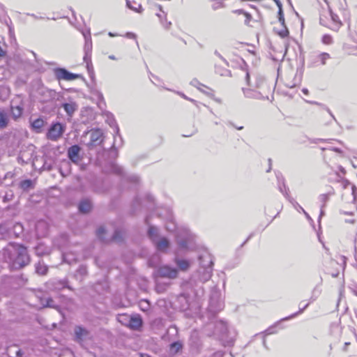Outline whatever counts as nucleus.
Wrapping results in <instances>:
<instances>
[{"label": "nucleus", "mask_w": 357, "mask_h": 357, "mask_svg": "<svg viewBox=\"0 0 357 357\" xmlns=\"http://www.w3.org/2000/svg\"><path fill=\"white\" fill-rule=\"evenodd\" d=\"M83 36L85 39V45H84V61H86L87 59H89V57H91V51H92V41L90 36V32L88 33H83Z\"/></svg>", "instance_id": "obj_17"}, {"label": "nucleus", "mask_w": 357, "mask_h": 357, "mask_svg": "<svg viewBox=\"0 0 357 357\" xmlns=\"http://www.w3.org/2000/svg\"><path fill=\"white\" fill-rule=\"evenodd\" d=\"M8 75V72L3 66H0V80H3L4 79H6L7 76Z\"/></svg>", "instance_id": "obj_53"}, {"label": "nucleus", "mask_w": 357, "mask_h": 357, "mask_svg": "<svg viewBox=\"0 0 357 357\" xmlns=\"http://www.w3.org/2000/svg\"><path fill=\"white\" fill-rule=\"evenodd\" d=\"M178 328L176 326L172 325L168 328L166 333V337H168V340L169 341H171L174 340L178 336Z\"/></svg>", "instance_id": "obj_29"}, {"label": "nucleus", "mask_w": 357, "mask_h": 357, "mask_svg": "<svg viewBox=\"0 0 357 357\" xmlns=\"http://www.w3.org/2000/svg\"><path fill=\"white\" fill-rule=\"evenodd\" d=\"M12 230V222H6L0 224V240L13 238Z\"/></svg>", "instance_id": "obj_10"}, {"label": "nucleus", "mask_w": 357, "mask_h": 357, "mask_svg": "<svg viewBox=\"0 0 357 357\" xmlns=\"http://www.w3.org/2000/svg\"><path fill=\"white\" fill-rule=\"evenodd\" d=\"M61 107L63 108L69 118H71L73 116L75 112L78 109L77 103L73 101H69L68 102L63 103L61 105Z\"/></svg>", "instance_id": "obj_20"}, {"label": "nucleus", "mask_w": 357, "mask_h": 357, "mask_svg": "<svg viewBox=\"0 0 357 357\" xmlns=\"http://www.w3.org/2000/svg\"><path fill=\"white\" fill-rule=\"evenodd\" d=\"M330 193L322 194L319 197V199L323 203L322 207H324L326 203L328 201Z\"/></svg>", "instance_id": "obj_51"}, {"label": "nucleus", "mask_w": 357, "mask_h": 357, "mask_svg": "<svg viewBox=\"0 0 357 357\" xmlns=\"http://www.w3.org/2000/svg\"><path fill=\"white\" fill-rule=\"evenodd\" d=\"M215 73L219 74L221 76H230L231 72L226 68H220L219 67H215Z\"/></svg>", "instance_id": "obj_44"}, {"label": "nucleus", "mask_w": 357, "mask_h": 357, "mask_svg": "<svg viewBox=\"0 0 357 357\" xmlns=\"http://www.w3.org/2000/svg\"><path fill=\"white\" fill-rule=\"evenodd\" d=\"M175 228H176V226H175L174 222H170L169 223H168L166 225V229L169 231H174L175 229Z\"/></svg>", "instance_id": "obj_57"}, {"label": "nucleus", "mask_w": 357, "mask_h": 357, "mask_svg": "<svg viewBox=\"0 0 357 357\" xmlns=\"http://www.w3.org/2000/svg\"><path fill=\"white\" fill-rule=\"evenodd\" d=\"M144 205L148 209L153 208L155 206L154 197L150 194H146L143 199L137 197L132 202V208L134 210H137L138 208H141Z\"/></svg>", "instance_id": "obj_6"}, {"label": "nucleus", "mask_w": 357, "mask_h": 357, "mask_svg": "<svg viewBox=\"0 0 357 357\" xmlns=\"http://www.w3.org/2000/svg\"><path fill=\"white\" fill-rule=\"evenodd\" d=\"M76 341L80 342L84 340L88 335L89 331L81 326H75L74 329Z\"/></svg>", "instance_id": "obj_21"}, {"label": "nucleus", "mask_w": 357, "mask_h": 357, "mask_svg": "<svg viewBox=\"0 0 357 357\" xmlns=\"http://www.w3.org/2000/svg\"><path fill=\"white\" fill-rule=\"evenodd\" d=\"M144 222L146 225L149 226V229L147 231V236L152 241L153 243L156 242L160 238L159 236V230L158 227L150 225L149 223V216H146L144 219Z\"/></svg>", "instance_id": "obj_12"}, {"label": "nucleus", "mask_w": 357, "mask_h": 357, "mask_svg": "<svg viewBox=\"0 0 357 357\" xmlns=\"http://www.w3.org/2000/svg\"><path fill=\"white\" fill-rule=\"evenodd\" d=\"M45 287L48 290L52 291H61L66 288H67L70 290H73V288L68 284V280L66 278L50 279L45 283Z\"/></svg>", "instance_id": "obj_5"}, {"label": "nucleus", "mask_w": 357, "mask_h": 357, "mask_svg": "<svg viewBox=\"0 0 357 357\" xmlns=\"http://www.w3.org/2000/svg\"><path fill=\"white\" fill-rule=\"evenodd\" d=\"M244 96L248 98H254L259 100L268 99L267 94H264L262 91L254 90L252 89L243 88Z\"/></svg>", "instance_id": "obj_13"}, {"label": "nucleus", "mask_w": 357, "mask_h": 357, "mask_svg": "<svg viewBox=\"0 0 357 357\" xmlns=\"http://www.w3.org/2000/svg\"><path fill=\"white\" fill-rule=\"evenodd\" d=\"M108 123L111 127L114 128V132L116 135H119V128L114 120V119L112 116L111 119H108Z\"/></svg>", "instance_id": "obj_45"}, {"label": "nucleus", "mask_w": 357, "mask_h": 357, "mask_svg": "<svg viewBox=\"0 0 357 357\" xmlns=\"http://www.w3.org/2000/svg\"><path fill=\"white\" fill-rule=\"evenodd\" d=\"M84 61L86 63L87 70H88L89 73H90V71L93 70L91 57H89V59H87L86 61Z\"/></svg>", "instance_id": "obj_58"}, {"label": "nucleus", "mask_w": 357, "mask_h": 357, "mask_svg": "<svg viewBox=\"0 0 357 357\" xmlns=\"http://www.w3.org/2000/svg\"><path fill=\"white\" fill-rule=\"evenodd\" d=\"M285 197L289 200V202L294 206V207L297 209L298 211L301 210L302 211H304V209L302 206L299 205V204L292 197H290L289 195H288L287 191H285Z\"/></svg>", "instance_id": "obj_39"}, {"label": "nucleus", "mask_w": 357, "mask_h": 357, "mask_svg": "<svg viewBox=\"0 0 357 357\" xmlns=\"http://www.w3.org/2000/svg\"><path fill=\"white\" fill-rule=\"evenodd\" d=\"M88 273L87 267L85 265H80L75 273V277L80 282L84 280Z\"/></svg>", "instance_id": "obj_25"}, {"label": "nucleus", "mask_w": 357, "mask_h": 357, "mask_svg": "<svg viewBox=\"0 0 357 357\" xmlns=\"http://www.w3.org/2000/svg\"><path fill=\"white\" fill-rule=\"evenodd\" d=\"M199 267L189 280L190 286L198 287L199 284H203L208 281L212 275L213 259L211 255L207 252H204L198 257Z\"/></svg>", "instance_id": "obj_2"}, {"label": "nucleus", "mask_w": 357, "mask_h": 357, "mask_svg": "<svg viewBox=\"0 0 357 357\" xmlns=\"http://www.w3.org/2000/svg\"><path fill=\"white\" fill-rule=\"evenodd\" d=\"M183 347V344L180 340H174L170 343L169 347V352L170 354H176L179 352Z\"/></svg>", "instance_id": "obj_23"}, {"label": "nucleus", "mask_w": 357, "mask_h": 357, "mask_svg": "<svg viewBox=\"0 0 357 357\" xmlns=\"http://www.w3.org/2000/svg\"><path fill=\"white\" fill-rule=\"evenodd\" d=\"M3 257L13 270L22 268L30 263L27 248L21 244L10 243L3 250Z\"/></svg>", "instance_id": "obj_1"}, {"label": "nucleus", "mask_w": 357, "mask_h": 357, "mask_svg": "<svg viewBox=\"0 0 357 357\" xmlns=\"http://www.w3.org/2000/svg\"><path fill=\"white\" fill-rule=\"evenodd\" d=\"M80 151L81 148L77 144L70 146L67 150V155L69 160L73 163H78L80 160Z\"/></svg>", "instance_id": "obj_11"}, {"label": "nucleus", "mask_w": 357, "mask_h": 357, "mask_svg": "<svg viewBox=\"0 0 357 357\" xmlns=\"http://www.w3.org/2000/svg\"><path fill=\"white\" fill-rule=\"evenodd\" d=\"M44 123L45 122L43 119L38 118L31 122V128L35 132L40 133L42 131Z\"/></svg>", "instance_id": "obj_27"}, {"label": "nucleus", "mask_w": 357, "mask_h": 357, "mask_svg": "<svg viewBox=\"0 0 357 357\" xmlns=\"http://www.w3.org/2000/svg\"><path fill=\"white\" fill-rule=\"evenodd\" d=\"M160 23L166 30H169L172 26V22L167 21L166 18V14H165V17L160 20Z\"/></svg>", "instance_id": "obj_49"}, {"label": "nucleus", "mask_w": 357, "mask_h": 357, "mask_svg": "<svg viewBox=\"0 0 357 357\" xmlns=\"http://www.w3.org/2000/svg\"><path fill=\"white\" fill-rule=\"evenodd\" d=\"M54 75L58 80L71 81L82 77L79 74L70 73L64 68H57L54 70Z\"/></svg>", "instance_id": "obj_7"}, {"label": "nucleus", "mask_w": 357, "mask_h": 357, "mask_svg": "<svg viewBox=\"0 0 357 357\" xmlns=\"http://www.w3.org/2000/svg\"><path fill=\"white\" fill-rule=\"evenodd\" d=\"M244 15L246 17V20L245 21V24H248L249 22L250 21L251 18H252V16L250 14H249L248 13H244Z\"/></svg>", "instance_id": "obj_63"}, {"label": "nucleus", "mask_w": 357, "mask_h": 357, "mask_svg": "<svg viewBox=\"0 0 357 357\" xmlns=\"http://www.w3.org/2000/svg\"><path fill=\"white\" fill-rule=\"evenodd\" d=\"M105 234V229L103 227H100L96 230V236L101 241H104V234Z\"/></svg>", "instance_id": "obj_48"}, {"label": "nucleus", "mask_w": 357, "mask_h": 357, "mask_svg": "<svg viewBox=\"0 0 357 357\" xmlns=\"http://www.w3.org/2000/svg\"><path fill=\"white\" fill-rule=\"evenodd\" d=\"M157 274L161 278L174 279L177 277L178 271L175 268L169 266H162L158 268Z\"/></svg>", "instance_id": "obj_8"}, {"label": "nucleus", "mask_w": 357, "mask_h": 357, "mask_svg": "<svg viewBox=\"0 0 357 357\" xmlns=\"http://www.w3.org/2000/svg\"><path fill=\"white\" fill-rule=\"evenodd\" d=\"M112 239L116 242H121L123 239V232L120 229H115L112 235Z\"/></svg>", "instance_id": "obj_40"}, {"label": "nucleus", "mask_w": 357, "mask_h": 357, "mask_svg": "<svg viewBox=\"0 0 357 357\" xmlns=\"http://www.w3.org/2000/svg\"><path fill=\"white\" fill-rule=\"evenodd\" d=\"M352 292L357 296V284L353 285L352 287H351Z\"/></svg>", "instance_id": "obj_64"}, {"label": "nucleus", "mask_w": 357, "mask_h": 357, "mask_svg": "<svg viewBox=\"0 0 357 357\" xmlns=\"http://www.w3.org/2000/svg\"><path fill=\"white\" fill-rule=\"evenodd\" d=\"M102 132L100 129L92 130L90 133V142L88 146H96L102 142Z\"/></svg>", "instance_id": "obj_15"}, {"label": "nucleus", "mask_w": 357, "mask_h": 357, "mask_svg": "<svg viewBox=\"0 0 357 357\" xmlns=\"http://www.w3.org/2000/svg\"><path fill=\"white\" fill-rule=\"evenodd\" d=\"M215 54L218 56L226 65H228L227 60L216 50Z\"/></svg>", "instance_id": "obj_62"}, {"label": "nucleus", "mask_w": 357, "mask_h": 357, "mask_svg": "<svg viewBox=\"0 0 357 357\" xmlns=\"http://www.w3.org/2000/svg\"><path fill=\"white\" fill-rule=\"evenodd\" d=\"M347 185H351L353 199L355 200L357 197V188L354 184L350 183L349 181L346 180L344 183V187L346 188Z\"/></svg>", "instance_id": "obj_43"}, {"label": "nucleus", "mask_w": 357, "mask_h": 357, "mask_svg": "<svg viewBox=\"0 0 357 357\" xmlns=\"http://www.w3.org/2000/svg\"><path fill=\"white\" fill-rule=\"evenodd\" d=\"M47 271H48V268L44 264H40V262H39L38 264H37L36 265V271L38 274H39L40 275H46L47 273Z\"/></svg>", "instance_id": "obj_38"}, {"label": "nucleus", "mask_w": 357, "mask_h": 357, "mask_svg": "<svg viewBox=\"0 0 357 357\" xmlns=\"http://www.w3.org/2000/svg\"><path fill=\"white\" fill-rule=\"evenodd\" d=\"M92 202L89 198L81 199L78 204V210L82 213H87L92 209Z\"/></svg>", "instance_id": "obj_19"}, {"label": "nucleus", "mask_w": 357, "mask_h": 357, "mask_svg": "<svg viewBox=\"0 0 357 357\" xmlns=\"http://www.w3.org/2000/svg\"><path fill=\"white\" fill-rule=\"evenodd\" d=\"M278 20H279L280 23L281 24V25L284 26L285 20H284L282 7L278 8Z\"/></svg>", "instance_id": "obj_47"}, {"label": "nucleus", "mask_w": 357, "mask_h": 357, "mask_svg": "<svg viewBox=\"0 0 357 357\" xmlns=\"http://www.w3.org/2000/svg\"><path fill=\"white\" fill-rule=\"evenodd\" d=\"M213 2L211 7L213 10L225 7L223 0H213Z\"/></svg>", "instance_id": "obj_42"}, {"label": "nucleus", "mask_w": 357, "mask_h": 357, "mask_svg": "<svg viewBox=\"0 0 357 357\" xmlns=\"http://www.w3.org/2000/svg\"><path fill=\"white\" fill-rule=\"evenodd\" d=\"M255 88L258 91H261L264 94H268L271 93V87L268 85L266 79L262 76H257L256 77Z\"/></svg>", "instance_id": "obj_14"}, {"label": "nucleus", "mask_w": 357, "mask_h": 357, "mask_svg": "<svg viewBox=\"0 0 357 357\" xmlns=\"http://www.w3.org/2000/svg\"><path fill=\"white\" fill-rule=\"evenodd\" d=\"M222 340L225 341L228 346H231L234 342V337H231L229 339L225 338L224 335H222Z\"/></svg>", "instance_id": "obj_56"}, {"label": "nucleus", "mask_w": 357, "mask_h": 357, "mask_svg": "<svg viewBox=\"0 0 357 357\" xmlns=\"http://www.w3.org/2000/svg\"><path fill=\"white\" fill-rule=\"evenodd\" d=\"M175 262L181 271H185L190 267V263L188 260L176 259Z\"/></svg>", "instance_id": "obj_34"}, {"label": "nucleus", "mask_w": 357, "mask_h": 357, "mask_svg": "<svg viewBox=\"0 0 357 357\" xmlns=\"http://www.w3.org/2000/svg\"><path fill=\"white\" fill-rule=\"evenodd\" d=\"M329 13L331 21L333 22V26L331 27V29L335 31H337L339 28L341 26L342 22L338 15L333 13V11L331 9H329Z\"/></svg>", "instance_id": "obj_26"}, {"label": "nucleus", "mask_w": 357, "mask_h": 357, "mask_svg": "<svg viewBox=\"0 0 357 357\" xmlns=\"http://www.w3.org/2000/svg\"><path fill=\"white\" fill-rule=\"evenodd\" d=\"M13 230L12 235L13 238H20V236L23 234L24 227L20 222H12Z\"/></svg>", "instance_id": "obj_24"}, {"label": "nucleus", "mask_w": 357, "mask_h": 357, "mask_svg": "<svg viewBox=\"0 0 357 357\" xmlns=\"http://www.w3.org/2000/svg\"><path fill=\"white\" fill-rule=\"evenodd\" d=\"M301 303H300L299 305H300V308H299V310L292 314H291L290 316H288L287 317H284L283 319H281V321H285V320H289L292 318H294L296 317L297 315L301 314L303 312V311L309 306V303H306L305 305H302V307H301Z\"/></svg>", "instance_id": "obj_36"}, {"label": "nucleus", "mask_w": 357, "mask_h": 357, "mask_svg": "<svg viewBox=\"0 0 357 357\" xmlns=\"http://www.w3.org/2000/svg\"><path fill=\"white\" fill-rule=\"evenodd\" d=\"M45 307L56 310L59 309V305L56 304L54 301L51 297H47V301L45 303Z\"/></svg>", "instance_id": "obj_41"}, {"label": "nucleus", "mask_w": 357, "mask_h": 357, "mask_svg": "<svg viewBox=\"0 0 357 357\" xmlns=\"http://www.w3.org/2000/svg\"><path fill=\"white\" fill-rule=\"evenodd\" d=\"M110 171L114 174L121 176L123 182H128L135 185L138 184L139 182V178L138 176L135 174H125L123 169L114 162L110 164Z\"/></svg>", "instance_id": "obj_4"}, {"label": "nucleus", "mask_w": 357, "mask_h": 357, "mask_svg": "<svg viewBox=\"0 0 357 357\" xmlns=\"http://www.w3.org/2000/svg\"><path fill=\"white\" fill-rule=\"evenodd\" d=\"M276 176H277L278 180V188H279V190L285 197V191L287 190V193L289 194V188L285 185L284 178L282 176H281V178H280L279 175H276Z\"/></svg>", "instance_id": "obj_33"}, {"label": "nucleus", "mask_w": 357, "mask_h": 357, "mask_svg": "<svg viewBox=\"0 0 357 357\" xmlns=\"http://www.w3.org/2000/svg\"><path fill=\"white\" fill-rule=\"evenodd\" d=\"M190 84L192 86H193L197 87L199 90H200V91H202L203 92H204V91L201 89V86L207 88L206 86H204V84H201L197 79H193L190 82ZM204 93H206V92L204 91Z\"/></svg>", "instance_id": "obj_50"}, {"label": "nucleus", "mask_w": 357, "mask_h": 357, "mask_svg": "<svg viewBox=\"0 0 357 357\" xmlns=\"http://www.w3.org/2000/svg\"><path fill=\"white\" fill-rule=\"evenodd\" d=\"M70 255L63 253L62 255L63 261L66 263H68L69 264H72L73 262H76L77 259L75 257H73L71 258H69Z\"/></svg>", "instance_id": "obj_46"}, {"label": "nucleus", "mask_w": 357, "mask_h": 357, "mask_svg": "<svg viewBox=\"0 0 357 357\" xmlns=\"http://www.w3.org/2000/svg\"><path fill=\"white\" fill-rule=\"evenodd\" d=\"M125 36L128 38H130V39H135L136 40L137 38V36L135 33H132V32H127L125 35Z\"/></svg>", "instance_id": "obj_61"}, {"label": "nucleus", "mask_w": 357, "mask_h": 357, "mask_svg": "<svg viewBox=\"0 0 357 357\" xmlns=\"http://www.w3.org/2000/svg\"><path fill=\"white\" fill-rule=\"evenodd\" d=\"M329 59H331V56L326 52L314 54L311 56V65L312 66L325 65L326 63V61Z\"/></svg>", "instance_id": "obj_9"}, {"label": "nucleus", "mask_w": 357, "mask_h": 357, "mask_svg": "<svg viewBox=\"0 0 357 357\" xmlns=\"http://www.w3.org/2000/svg\"><path fill=\"white\" fill-rule=\"evenodd\" d=\"M66 124L56 121L52 122L47 132L46 137L53 142L59 139L66 131Z\"/></svg>", "instance_id": "obj_3"}, {"label": "nucleus", "mask_w": 357, "mask_h": 357, "mask_svg": "<svg viewBox=\"0 0 357 357\" xmlns=\"http://www.w3.org/2000/svg\"><path fill=\"white\" fill-rule=\"evenodd\" d=\"M153 244L155 245L156 250L159 252H165L169 247V241L165 237L159 238Z\"/></svg>", "instance_id": "obj_22"}, {"label": "nucleus", "mask_w": 357, "mask_h": 357, "mask_svg": "<svg viewBox=\"0 0 357 357\" xmlns=\"http://www.w3.org/2000/svg\"><path fill=\"white\" fill-rule=\"evenodd\" d=\"M283 26V29L282 30H280V31H278V33L281 38H284L289 35V31L285 24H284V26Z\"/></svg>", "instance_id": "obj_54"}, {"label": "nucleus", "mask_w": 357, "mask_h": 357, "mask_svg": "<svg viewBox=\"0 0 357 357\" xmlns=\"http://www.w3.org/2000/svg\"><path fill=\"white\" fill-rule=\"evenodd\" d=\"M131 315L128 314H120L117 316L118 321L122 325L128 327L130 323Z\"/></svg>", "instance_id": "obj_32"}, {"label": "nucleus", "mask_w": 357, "mask_h": 357, "mask_svg": "<svg viewBox=\"0 0 357 357\" xmlns=\"http://www.w3.org/2000/svg\"><path fill=\"white\" fill-rule=\"evenodd\" d=\"M143 325V320L140 314H132L130 319V323L128 326L131 330L139 331Z\"/></svg>", "instance_id": "obj_16"}, {"label": "nucleus", "mask_w": 357, "mask_h": 357, "mask_svg": "<svg viewBox=\"0 0 357 357\" xmlns=\"http://www.w3.org/2000/svg\"><path fill=\"white\" fill-rule=\"evenodd\" d=\"M319 294H320V291H319V290H318V289H317V287H315V288L313 289V291H312V296H311V298H310V302H313V301H314L317 299V298L318 297V296H319Z\"/></svg>", "instance_id": "obj_55"}, {"label": "nucleus", "mask_w": 357, "mask_h": 357, "mask_svg": "<svg viewBox=\"0 0 357 357\" xmlns=\"http://www.w3.org/2000/svg\"><path fill=\"white\" fill-rule=\"evenodd\" d=\"M32 153L22 151L18 157V160H22L23 163H29L31 160Z\"/></svg>", "instance_id": "obj_35"}, {"label": "nucleus", "mask_w": 357, "mask_h": 357, "mask_svg": "<svg viewBox=\"0 0 357 357\" xmlns=\"http://www.w3.org/2000/svg\"><path fill=\"white\" fill-rule=\"evenodd\" d=\"M20 187L24 191L33 188V181L31 179H25L20 182Z\"/></svg>", "instance_id": "obj_37"}, {"label": "nucleus", "mask_w": 357, "mask_h": 357, "mask_svg": "<svg viewBox=\"0 0 357 357\" xmlns=\"http://www.w3.org/2000/svg\"><path fill=\"white\" fill-rule=\"evenodd\" d=\"M10 110H11L12 117L15 120H16L17 119L20 118L22 116V112H23V107L20 105L14 106L12 105L10 107Z\"/></svg>", "instance_id": "obj_30"}, {"label": "nucleus", "mask_w": 357, "mask_h": 357, "mask_svg": "<svg viewBox=\"0 0 357 357\" xmlns=\"http://www.w3.org/2000/svg\"><path fill=\"white\" fill-rule=\"evenodd\" d=\"M326 149H328V150L335 151V152L338 153H342V151L340 149L336 148V147H328V148H323L322 149V150H326Z\"/></svg>", "instance_id": "obj_60"}, {"label": "nucleus", "mask_w": 357, "mask_h": 357, "mask_svg": "<svg viewBox=\"0 0 357 357\" xmlns=\"http://www.w3.org/2000/svg\"><path fill=\"white\" fill-rule=\"evenodd\" d=\"M133 4L134 5L132 4L130 1L126 0V6L128 8L137 13H142L143 11L142 5L137 3L135 1H133Z\"/></svg>", "instance_id": "obj_31"}, {"label": "nucleus", "mask_w": 357, "mask_h": 357, "mask_svg": "<svg viewBox=\"0 0 357 357\" xmlns=\"http://www.w3.org/2000/svg\"><path fill=\"white\" fill-rule=\"evenodd\" d=\"M9 123V119L7 112L4 109H0V130L6 128Z\"/></svg>", "instance_id": "obj_28"}, {"label": "nucleus", "mask_w": 357, "mask_h": 357, "mask_svg": "<svg viewBox=\"0 0 357 357\" xmlns=\"http://www.w3.org/2000/svg\"><path fill=\"white\" fill-rule=\"evenodd\" d=\"M321 40L324 44L330 45L333 42V38H332L331 36H330L328 34H325L322 36Z\"/></svg>", "instance_id": "obj_52"}, {"label": "nucleus", "mask_w": 357, "mask_h": 357, "mask_svg": "<svg viewBox=\"0 0 357 357\" xmlns=\"http://www.w3.org/2000/svg\"><path fill=\"white\" fill-rule=\"evenodd\" d=\"M176 241L179 249L184 250L190 249L193 244L192 238L189 234H187L183 238L178 236Z\"/></svg>", "instance_id": "obj_18"}, {"label": "nucleus", "mask_w": 357, "mask_h": 357, "mask_svg": "<svg viewBox=\"0 0 357 357\" xmlns=\"http://www.w3.org/2000/svg\"><path fill=\"white\" fill-rule=\"evenodd\" d=\"M38 298L40 301V303L42 305V307H45V303L47 301V297H43V296H38Z\"/></svg>", "instance_id": "obj_59"}]
</instances>
